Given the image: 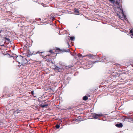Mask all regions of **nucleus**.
Listing matches in <instances>:
<instances>
[{
	"label": "nucleus",
	"instance_id": "nucleus-30",
	"mask_svg": "<svg viewBox=\"0 0 133 133\" xmlns=\"http://www.w3.org/2000/svg\"><path fill=\"white\" fill-rule=\"evenodd\" d=\"M68 109H71V108H68Z\"/></svg>",
	"mask_w": 133,
	"mask_h": 133
},
{
	"label": "nucleus",
	"instance_id": "nucleus-37",
	"mask_svg": "<svg viewBox=\"0 0 133 133\" xmlns=\"http://www.w3.org/2000/svg\"><path fill=\"white\" fill-rule=\"evenodd\" d=\"M122 80H123L124 79H122Z\"/></svg>",
	"mask_w": 133,
	"mask_h": 133
},
{
	"label": "nucleus",
	"instance_id": "nucleus-26",
	"mask_svg": "<svg viewBox=\"0 0 133 133\" xmlns=\"http://www.w3.org/2000/svg\"><path fill=\"white\" fill-rule=\"evenodd\" d=\"M67 43L68 44V46H70L69 43L68 42H67Z\"/></svg>",
	"mask_w": 133,
	"mask_h": 133
},
{
	"label": "nucleus",
	"instance_id": "nucleus-9",
	"mask_svg": "<svg viewBox=\"0 0 133 133\" xmlns=\"http://www.w3.org/2000/svg\"><path fill=\"white\" fill-rule=\"evenodd\" d=\"M75 38L74 36H71L70 37V39L71 41H74L75 40Z\"/></svg>",
	"mask_w": 133,
	"mask_h": 133
},
{
	"label": "nucleus",
	"instance_id": "nucleus-11",
	"mask_svg": "<svg viewBox=\"0 0 133 133\" xmlns=\"http://www.w3.org/2000/svg\"><path fill=\"white\" fill-rule=\"evenodd\" d=\"M4 39H5L6 40H7L8 41V42H10V39L9 38H7L6 37H4Z\"/></svg>",
	"mask_w": 133,
	"mask_h": 133
},
{
	"label": "nucleus",
	"instance_id": "nucleus-32",
	"mask_svg": "<svg viewBox=\"0 0 133 133\" xmlns=\"http://www.w3.org/2000/svg\"><path fill=\"white\" fill-rule=\"evenodd\" d=\"M132 121L133 122V119H132Z\"/></svg>",
	"mask_w": 133,
	"mask_h": 133
},
{
	"label": "nucleus",
	"instance_id": "nucleus-14",
	"mask_svg": "<svg viewBox=\"0 0 133 133\" xmlns=\"http://www.w3.org/2000/svg\"><path fill=\"white\" fill-rule=\"evenodd\" d=\"M119 9L122 11H122H123V10L122 9V7L121 6H119L118 7Z\"/></svg>",
	"mask_w": 133,
	"mask_h": 133
},
{
	"label": "nucleus",
	"instance_id": "nucleus-36",
	"mask_svg": "<svg viewBox=\"0 0 133 133\" xmlns=\"http://www.w3.org/2000/svg\"><path fill=\"white\" fill-rule=\"evenodd\" d=\"M118 65H119V66L120 65H119V64H118Z\"/></svg>",
	"mask_w": 133,
	"mask_h": 133
},
{
	"label": "nucleus",
	"instance_id": "nucleus-31",
	"mask_svg": "<svg viewBox=\"0 0 133 133\" xmlns=\"http://www.w3.org/2000/svg\"><path fill=\"white\" fill-rule=\"evenodd\" d=\"M44 101H44H41V102H43Z\"/></svg>",
	"mask_w": 133,
	"mask_h": 133
},
{
	"label": "nucleus",
	"instance_id": "nucleus-17",
	"mask_svg": "<svg viewBox=\"0 0 133 133\" xmlns=\"http://www.w3.org/2000/svg\"><path fill=\"white\" fill-rule=\"evenodd\" d=\"M31 94L32 95L34 94V91L33 90H32V91H31Z\"/></svg>",
	"mask_w": 133,
	"mask_h": 133
},
{
	"label": "nucleus",
	"instance_id": "nucleus-23",
	"mask_svg": "<svg viewBox=\"0 0 133 133\" xmlns=\"http://www.w3.org/2000/svg\"><path fill=\"white\" fill-rule=\"evenodd\" d=\"M49 52L51 53H52V51L51 50H50L49 51Z\"/></svg>",
	"mask_w": 133,
	"mask_h": 133
},
{
	"label": "nucleus",
	"instance_id": "nucleus-33",
	"mask_svg": "<svg viewBox=\"0 0 133 133\" xmlns=\"http://www.w3.org/2000/svg\"><path fill=\"white\" fill-rule=\"evenodd\" d=\"M117 77V76H116L115 77V78H116V77Z\"/></svg>",
	"mask_w": 133,
	"mask_h": 133
},
{
	"label": "nucleus",
	"instance_id": "nucleus-13",
	"mask_svg": "<svg viewBox=\"0 0 133 133\" xmlns=\"http://www.w3.org/2000/svg\"><path fill=\"white\" fill-rule=\"evenodd\" d=\"M60 125L58 124H56V129H58L59 128Z\"/></svg>",
	"mask_w": 133,
	"mask_h": 133
},
{
	"label": "nucleus",
	"instance_id": "nucleus-3",
	"mask_svg": "<svg viewBox=\"0 0 133 133\" xmlns=\"http://www.w3.org/2000/svg\"><path fill=\"white\" fill-rule=\"evenodd\" d=\"M115 126L117 127L121 128L122 127L123 125L121 123H120L119 124H116Z\"/></svg>",
	"mask_w": 133,
	"mask_h": 133
},
{
	"label": "nucleus",
	"instance_id": "nucleus-18",
	"mask_svg": "<svg viewBox=\"0 0 133 133\" xmlns=\"http://www.w3.org/2000/svg\"><path fill=\"white\" fill-rule=\"evenodd\" d=\"M18 66H19V67H20V66H21V65H20V63L19 62H18Z\"/></svg>",
	"mask_w": 133,
	"mask_h": 133
},
{
	"label": "nucleus",
	"instance_id": "nucleus-21",
	"mask_svg": "<svg viewBox=\"0 0 133 133\" xmlns=\"http://www.w3.org/2000/svg\"><path fill=\"white\" fill-rule=\"evenodd\" d=\"M99 62V61H96L94 63H93V64H94V63H96V62Z\"/></svg>",
	"mask_w": 133,
	"mask_h": 133
},
{
	"label": "nucleus",
	"instance_id": "nucleus-15",
	"mask_svg": "<svg viewBox=\"0 0 133 133\" xmlns=\"http://www.w3.org/2000/svg\"><path fill=\"white\" fill-rule=\"evenodd\" d=\"M130 33L133 36V31L132 30H131L130 31Z\"/></svg>",
	"mask_w": 133,
	"mask_h": 133
},
{
	"label": "nucleus",
	"instance_id": "nucleus-22",
	"mask_svg": "<svg viewBox=\"0 0 133 133\" xmlns=\"http://www.w3.org/2000/svg\"><path fill=\"white\" fill-rule=\"evenodd\" d=\"M41 20V19L40 18H39L38 19V21H40Z\"/></svg>",
	"mask_w": 133,
	"mask_h": 133
},
{
	"label": "nucleus",
	"instance_id": "nucleus-1",
	"mask_svg": "<svg viewBox=\"0 0 133 133\" xmlns=\"http://www.w3.org/2000/svg\"><path fill=\"white\" fill-rule=\"evenodd\" d=\"M103 116V115L95 114L93 115V117L95 119H98L99 117Z\"/></svg>",
	"mask_w": 133,
	"mask_h": 133
},
{
	"label": "nucleus",
	"instance_id": "nucleus-24",
	"mask_svg": "<svg viewBox=\"0 0 133 133\" xmlns=\"http://www.w3.org/2000/svg\"><path fill=\"white\" fill-rule=\"evenodd\" d=\"M3 31V30H0V34L1 33V32L2 31Z\"/></svg>",
	"mask_w": 133,
	"mask_h": 133
},
{
	"label": "nucleus",
	"instance_id": "nucleus-2",
	"mask_svg": "<svg viewBox=\"0 0 133 133\" xmlns=\"http://www.w3.org/2000/svg\"><path fill=\"white\" fill-rule=\"evenodd\" d=\"M56 50L57 51H58V53H60L62 51L63 52H69L70 51V50L68 49H67L66 50V49H64L63 51H61V50L58 48H56Z\"/></svg>",
	"mask_w": 133,
	"mask_h": 133
},
{
	"label": "nucleus",
	"instance_id": "nucleus-8",
	"mask_svg": "<svg viewBox=\"0 0 133 133\" xmlns=\"http://www.w3.org/2000/svg\"><path fill=\"white\" fill-rule=\"evenodd\" d=\"M88 97L86 96H84L83 97V99L84 101H86L88 99Z\"/></svg>",
	"mask_w": 133,
	"mask_h": 133
},
{
	"label": "nucleus",
	"instance_id": "nucleus-29",
	"mask_svg": "<svg viewBox=\"0 0 133 133\" xmlns=\"http://www.w3.org/2000/svg\"><path fill=\"white\" fill-rule=\"evenodd\" d=\"M45 104H46V102H45V103H44V105H45Z\"/></svg>",
	"mask_w": 133,
	"mask_h": 133
},
{
	"label": "nucleus",
	"instance_id": "nucleus-5",
	"mask_svg": "<svg viewBox=\"0 0 133 133\" xmlns=\"http://www.w3.org/2000/svg\"><path fill=\"white\" fill-rule=\"evenodd\" d=\"M85 57H90L94 58L95 57V56L93 54L87 55L85 56Z\"/></svg>",
	"mask_w": 133,
	"mask_h": 133
},
{
	"label": "nucleus",
	"instance_id": "nucleus-6",
	"mask_svg": "<svg viewBox=\"0 0 133 133\" xmlns=\"http://www.w3.org/2000/svg\"><path fill=\"white\" fill-rule=\"evenodd\" d=\"M55 68V69L57 71H58L59 72L60 70H61V69L60 68H59L56 65H55L54 66Z\"/></svg>",
	"mask_w": 133,
	"mask_h": 133
},
{
	"label": "nucleus",
	"instance_id": "nucleus-10",
	"mask_svg": "<svg viewBox=\"0 0 133 133\" xmlns=\"http://www.w3.org/2000/svg\"><path fill=\"white\" fill-rule=\"evenodd\" d=\"M75 12L77 14H78L79 13V11H78V9H75Z\"/></svg>",
	"mask_w": 133,
	"mask_h": 133
},
{
	"label": "nucleus",
	"instance_id": "nucleus-20",
	"mask_svg": "<svg viewBox=\"0 0 133 133\" xmlns=\"http://www.w3.org/2000/svg\"><path fill=\"white\" fill-rule=\"evenodd\" d=\"M1 46H4L5 47V45L4 44H2V45H0V48H1Z\"/></svg>",
	"mask_w": 133,
	"mask_h": 133
},
{
	"label": "nucleus",
	"instance_id": "nucleus-28",
	"mask_svg": "<svg viewBox=\"0 0 133 133\" xmlns=\"http://www.w3.org/2000/svg\"><path fill=\"white\" fill-rule=\"evenodd\" d=\"M32 55V54L30 55V54H29V55L28 56H30V55Z\"/></svg>",
	"mask_w": 133,
	"mask_h": 133
},
{
	"label": "nucleus",
	"instance_id": "nucleus-12",
	"mask_svg": "<svg viewBox=\"0 0 133 133\" xmlns=\"http://www.w3.org/2000/svg\"><path fill=\"white\" fill-rule=\"evenodd\" d=\"M110 2L112 3H114L115 2V0H108Z\"/></svg>",
	"mask_w": 133,
	"mask_h": 133
},
{
	"label": "nucleus",
	"instance_id": "nucleus-38",
	"mask_svg": "<svg viewBox=\"0 0 133 133\" xmlns=\"http://www.w3.org/2000/svg\"><path fill=\"white\" fill-rule=\"evenodd\" d=\"M132 64H132V66H133Z\"/></svg>",
	"mask_w": 133,
	"mask_h": 133
},
{
	"label": "nucleus",
	"instance_id": "nucleus-25",
	"mask_svg": "<svg viewBox=\"0 0 133 133\" xmlns=\"http://www.w3.org/2000/svg\"><path fill=\"white\" fill-rule=\"evenodd\" d=\"M52 19L53 20H54V17H52Z\"/></svg>",
	"mask_w": 133,
	"mask_h": 133
},
{
	"label": "nucleus",
	"instance_id": "nucleus-35",
	"mask_svg": "<svg viewBox=\"0 0 133 133\" xmlns=\"http://www.w3.org/2000/svg\"><path fill=\"white\" fill-rule=\"evenodd\" d=\"M106 58V57H105L104 58V59H106V58Z\"/></svg>",
	"mask_w": 133,
	"mask_h": 133
},
{
	"label": "nucleus",
	"instance_id": "nucleus-16",
	"mask_svg": "<svg viewBox=\"0 0 133 133\" xmlns=\"http://www.w3.org/2000/svg\"><path fill=\"white\" fill-rule=\"evenodd\" d=\"M78 56L80 58L82 56V55L81 54H78Z\"/></svg>",
	"mask_w": 133,
	"mask_h": 133
},
{
	"label": "nucleus",
	"instance_id": "nucleus-34",
	"mask_svg": "<svg viewBox=\"0 0 133 133\" xmlns=\"http://www.w3.org/2000/svg\"><path fill=\"white\" fill-rule=\"evenodd\" d=\"M68 67H69V68H70V66H69Z\"/></svg>",
	"mask_w": 133,
	"mask_h": 133
},
{
	"label": "nucleus",
	"instance_id": "nucleus-27",
	"mask_svg": "<svg viewBox=\"0 0 133 133\" xmlns=\"http://www.w3.org/2000/svg\"><path fill=\"white\" fill-rule=\"evenodd\" d=\"M51 62L52 63V64H54V63H53V62L51 61Z\"/></svg>",
	"mask_w": 133,
	"mask_h": 133
},
{
	"label": "nucleus",
	"instance_id": "nucleus-4",
	"mask_svg": "<svg viewBox=\"0 0 133 133\" xmlns=\"http://www.w3.org/2000/svg\"><path fill=\"white\" fill-rule=\"evenodd\" d=\"M48 105V104H45V105H42V104H41L40 105H39V106L42 108H44L45 107L46 108Z\"/></svg>",
	"mask_w": 133,
	"mask_h": 133
},
{
	"label": "nucleus",
	"instance_id": "nucleus-19",
	"mask_svg": "<svg viewBox=\"0 0 133 133\" xmlns=\"http://www.w3.org/2000/svg\"><path fill=\"white\" fill-rule=\"evenodd\" d=\"M41 53V52L39 51H37L35 53V54H37L40 53Z\"/></svg>",
	"mask_w": 133,
	"mask_h": 133
},
{
	"label": "nucleus",
	"instance_id": "nucleus-7",
	"mask_svg": "<svg viewBox=\"0 0 133 133\" xmlns=\"http://www.w3.org/2000/svg\"><path fill=\"white\" fill-rule=\"evenodd\" d=\"M121 14H122V15L123 16L124 19L126 20V19H127L126 17V16L125 15H124L123 11H122V12H121Z\"/></svg>",
	"mask_w": 133,
	"mask_h": 133
}]
</instances>
